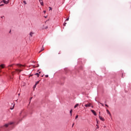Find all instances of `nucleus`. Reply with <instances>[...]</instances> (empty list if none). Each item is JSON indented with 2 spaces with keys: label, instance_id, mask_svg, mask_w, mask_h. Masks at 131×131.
<instances>
[{
  "label": "nucleus",
  "instance_id": "obj_24",
  "mask_svg": "<svg viewBox=\"0 0 131 131\" xmlns=\"http://www.w3.org/2000/svg\"><path fill=\"white\" fill-rule=\"evenodd\" d=\"M100 105H102V106H104V104L102 103H100Z\"/></svg>",
  "mask_w": 131,
  "mask_h": 131
},
{
  "label": "nucleus",
  "instance_id": "obj_19",
  "mask_svg": "<svg viewBox=\"0 0 131 131\" xmlns=\"http://www.w3.org/2000/svg\"><path fill=\"white\" fill-rule=\"evenodd\" d=\"M66 24H67V23H64L63 24V26H66Z\"/></svg>",
  "mask_w": 131,
  "mask_h": 131
},
{
  "label": "nucleus",
  "instance_id": "obj_10",
  "mask_svg": "<svg viewBox=\"0 0 131 131\" xmlns=\"http://www.w3.org/2000/svg\"><path fill=\"white\" fill-rule=\"evenodd\" d=\"M17 66L18 67H22L24 66L22 65V64H17Z\"/></svg>",
  "mask_w": 131,
  "mask_h": 131
},
{
  "label": "nucleus",
  "instance_id": "obj_15",
  "mask_svg": "<svg viewBox=\"0 0 131 131\" xmlns=\"http://www.w3.org/2000/svg\"><path fill=\"white\" fill-rule=\"evenodd\" d=\"M1 68H5V66H4V64H1Z\"/></svg>",
  "mask_w": 131,
  "mask_h": 131
},
{
  "label": "nucleus",
  "instance_id": "obj_16",
  "mask_svg": "<svg viewBox=\"0 0 131 131\" xmlns=\"http://www.w3.org/2000/svg\"><path fill=\"white\" fill-rule=\"evenodd\" d=\"M35 75H37V76L38 77V76H39V73H37L35 74Z\"/></svg>",
  "mask_w": 131,
  "mask_h": 131
},
{
  "label": "nucleus",
  "instance_id": "obj_17",
  "mask_svg": "<svg viewBox=\"0 0 131 131\" xmlns=\"http://www.w3.org/2000/svg\"><path fill=\"white\" fill-rule=\"evenodd\" d=\"M77 118H78V115H76L75 117V119H77Z\"/></svg>",
  "mask_w": 131,
  "mask_h": 131
},
{
  "label": "nucleus",
  "instance_id": "obj_4",
  "mask_svg": "<svg viewBox=\"0 0 131 131\" xmlns=\"http://www.w3.org/2000/svg\"><path fill=\"white\" fill-rule=\"evenodd\" d=\"M91 106H92V103L85 104V107H91Z\"/></svg>",
  "mask_w": 131,
  "mask_h": 131
},
{
  "label": "nucleus",
  "instance_id": "obj_32",
  "mask_svg": "<svg viewBox=\"0 0 131 131\" xmlns=\"http://www.w3.org/2000/svg\"><path fill=\"white\" fill-rule=\"evenodd\" d=\"M0 4H2V1H0Z\"/></svg>",
  "mask_w": 131,
  "mask_h": 131
},
{
  "label": "nucleus",
  "instance_id": "obj_9",
  "mask_svg": "<svg viewBox=\"0 0 131 131\" xmlns=\"http://www.w3.org/2000/svg\"><path fill=\"white\" fill-rule=\"evenodd\" d=\"M12 105H13V107L10 108L11 110H13V109H14V106H15V104L12 103Z\"/></svg>",
  "mask_w": 131,
  "mask_h": 131
},
{
  "label": "nucleus",
  "instance_id": "obj_23",
  "mask_svg": "<svg viewBox=\"0 0 131 131\" xmlns=\"http://www.w3.org/2000/svg\"><path fill=\"white\" fill-rule=\"evenodd\" d=\"M4 6V4H1V5H0V7H3V6Z\"/></svg>",
  "mask_w": 131,
  "mask_h": 131
},
{
  "label": "nucleus",
  "instance_id": "obj_8",
  "mask_svg": "<svg viewBox=\"0 0 131 131\" xmlns=\"http://www.w3.org/2000/svg\"><path fill=\"white\" fill-rule=\"evenodd\" d=\"M16 71L17 72H21L22 71V70H19V69H17L16 70Z\"/></svg>",
  "mask_w": 131,
  "mask_h": 131
},
{
  "label": "nucleus",
  "instance_id": "obj_20",
  "mask_svg": "<svg viewBox=\"0 0 131 131\" xmlns=\"http://www.w3.org/2000/svg\"><path fill=\"white\" fill-rule=\"evenodd\" d=\"M23 3H24V4H25V5H26V1H24V2H23Z\"/></svg>",
  "mask_w": 131,
  "mask_h": 131
},
{
  "label": "nucleus",
  "instance_id": "obj_27",
  "mask_svg": "<svg viewBox=\"0 0 131 131\" xmlns=\"http://www.w3.org/2000/svg\"><path fill=\"white\" fill-rule=\"evenodd\" d=\"M105 106H106V107H109V106H108L107 104H105Z\"/></svg>",
  "mask_w": 131,
  "mask_h": 131
},
{
  "label": "nucleus",
  "instance_id": "obj_28",
  "mask_svg": "<svg viewBox=\"0 0 131 131\" xmlns=\"http://www.w3.org/2000/svg\"><path fill=\"white\" fill-rule=\"evenodd\" d=\"M74 126V123L73 124V125H72V127H73Z\"/></svg>",
  "mask_w": 131,
  "mask_h": 131
},
{
  "label": "nucleus",
  "instance_id": "obj_26",
  "mask_svg": "<svg viewBox=\"0 0 131 131\" xmlns=\"http://www.w3.org/2000/svg\"><path fill=\"white\" fill-rule=\"evenodd\" d=\"M34 88H36V84H35V85H34Z\"/></svg>",
  "mask_w": 131,
  "mask_h": 131
},
{
  "label": "nucleus",
  "instance_id": "obj_1",
  "mask_svg": "<svg viewBox=\"0 0 131 131\" xmlns=\"http://www.w3.org/2000/svg\"><path fill=\"white\" fill-rule=\"evenodd\" d=\"M4 127H14V122H10L7 124H5L4 125Z\"/></svg>",
  "mask_w": 131,
  "mask_h": 131
},
{
  "label": "nucleus",
  "instance_id": "obj_14",
  "mask_svg": "<svg viewBox=\"0 0 131 131\" xmlns=\"http://www.w3.org/2000/svg\"><path fill=\"white\" fill-rule=\"evenodd\" d=\"M34 34V33H33V32H31L30 33V36H32V35H33Z\"/></svg>",
  "mask_w": 131,
  "mask_h": 131
},
{
  "label": "nucleus",
  "instance_id": "obj_11",
  "mask_svg": "<svg viewBox=\"0 0 131 131\" xmlns=\"http://www.w3.org/2000/svg\"><path fill=\"white\" fill-rule=\"evenodd\" d=\"M79 104L77 103L76 104H75V105L74 106V108H76L77 107H78Z\"/></svg>",
  "mask_w": 131,
  "mask_h": 131
},
{
  "label": "nucleus",
  "instance_id": "obj_30",
  "mask_svg": "<svg viewBox=\"0 0 131 131\" xmlns=\"http://www.w3.org/2000/svg\"><path fill=\"white\" fill-rule=\"evenodd\" d=\"M45 29H48V27H47Z\"/></svg>",
  "mask_w": 131,
  "mask_h": 131
},
{
  "label": "nucleus",
  "instance_id": "obj_33",
  "mask_svg": "<svg viewBox=\"0 0 131 131\" xmlns=\"http://www.w3.org/2000/svg\"><path fill=\"white\" fill-rule=\"evenodd\" d=\"M32 99V97L31 98L30 100H31Z\"/></svg>",
  "mask_w": 131,
  "mask_h": 131
},
{
  "label": "nucleus",
  "instance_id": "obj_5",
  "mask_svg": "<svg viewBox=\"0 0 131 131\" xmlns=\"http://www.w3.org/2000/svg\"><path fill=\"white\" fill-rule=\"evenodd\" d=\"M39 2L41 5V6H43V2H42V0H39Z\"/></svg>",
  "mask_w": 131,
  "mask_h": 131
},
{
  "label": "nucleus",
  "instance_id": "obj_29",
  "mask_svg": "<svg viewBox=\"0 0 131 131\" xmlns=\"http://www.w3.org/2000/svg\"><path fill=\"white\" fill-rule=\"evenodd\" d=\"M43 12H44V13H46V10L43 11Z\"/></svg>",
  "mask_w": 131,
  "mask_h": 131
},
{
  "label": "nucleus",
  "instance_id": "obj_13",
  "mask_svg": "<svg viewBox=\"0 0 131 131\" xmlns=\"http://www.w3.org/2000/svg\"><path fill=\"white\" fill-rule=\"evenodd\" d=\"M72 111H73L72 110H71L70 111L71 116H72Z\"/></svg>",
  "mask_w": 131,
  "mask_h": 131
},
{
  "label": "nucleus",
  "instance_id": "obj_35",
  "mask_svg": "<svg viewBox=\"0 0 131 131\" xmlns=\"http://www.w3.org/2000/svg\"><path fill=\"white\" fill-rule=\"evenodd\" d=\"M39 73H40V72H39Z\"/></svg>",
  "mask_w": 131,
  "mask_h": 131
},
{
  "label": "nucleus",
  "instance_id": "obj_3",
  "mask_svg": "<svg viewBox=\"0 0 131 131\" xmlns=\"http://www.w3.org/2000/svg\"><path fill=\"white\" fill-rule=\"evenodd\" d=\"M91 111L94 114V115L97 116V113L94 111V110H91Z\"/></svg>",
  "mask_w": 131,
  "mask_h": 131
},
{
  "label": "nucleus",
  "instance_id": "obj_25",
  "mask_svg": "<svg viewBox=\"0 0 131 131\" xmlns=\"http://www.w3.org/2000/svg\"><path fill=\"white\" fill-rule=\"evenodd\" d=\"M49 9H50V10H52V7H49Z\"/></svg>",
  "mask_w": 131,
  "mask_h": 131
},
{
  "label": "nucleus",
  "instance_id": "obj_7",
  "mask_svg": "<svg viewBox=\"0 0 131 131\" xmlns=\"http://www.w3.org/2000/svg\"><path fill=\"white\" fill-rule=\"evenodd\" d=\"M45 50V48L43 47V46H42L41 50L39 52V53H40V52H42V51H43Z\"/></svg>",
  "mask_w": 131,
  "mask_h": 131
},
{
  "label": "nucleus",
  "instance_id": "obj_31",
  "mask_svg": "<svg viewBox=\"0 0 131 131\" xmlns=\"http://www.w3.org/2000/svg\"><path fill=\"white\" fill-rule=\"evenodd\" d=\"M91 107H92V108H94V106H93V105Z\"/></svg>",
  "mask_w": 131,
  "mask_h": 131
},
{
  "label": "nucleus",
  "instance_id": "obj_12",
  "mask_svg": "<svg viewBox=\"0 0 131 131\" xmlns=\"http://www.w3.org/2000/svg\"><path fill=\"white\" fill-rule=\"evenodd\" d=\"M106 112H107V114H109L110 115H111V114L110 113V112H109V110H106Z\"/></svg>",
  "mask_w": 131,
  "mask_h": 131
},
{
  "label": "nucleus",
  "instance_id": "obj_2",
  "mask_svg": "<svg viewBox=\"0 0 131 131\" xmlns=\"http://www.w3.org/2000/svg\"><path fill=\"white\" fill-rule=\"evenodd\" d=\"M1 3H4V4H5V5H8V4H9V0H3L1 1Z\"/></svg>",
  "mask_w": 131,
  "mask_h": 131
},
{
  "label": "nucleus",
  "instance_id": "obj_6",
  "mask_svg": "<svg viewBox=\"0 0 131 131\" xmlns=\"http://www.w3.org/2000/svg\"><path fill=\"white\" fill-rule=\"evenodd\" d=\"M99 119H100V120L104 121V118H103V117H102L101 116H99Z\"/></svg>",
  "mask_w": 131,
  "mask_h": 131
},
{
  "label": "nucleus",
  "instance_id": "obj_21",
  "mask_svg": "<svg viewBox=\"0 0 131 131\" xmlns=\"http://www.w3.org/2000/svg\"><path fill=\"white\" fill-rule=\"evenodd\" d=\"M45 77H46V78L49 77V75H45Z\"/></svg>",
  "mask_w": 131,
  "mask_h": 131
},
{
  "label": "nucleus",
  "instance_id": "obj_22",
  "mask_svg": "<svg viewBox=\"0 0 131 131\" xmlns=\"http://www.w3.org/2000/svg\"><path fill=\"white\" fill-rule=\"evenodd\" d=\"M38 82H39V81H37V82H36L35 84L37 85V84H38Z\"/></svg>",
  "mask_w": 131,
  "mask_h": 131
},
{
  "label": "nucleus",
  "instance_id": "obj_18",
  "mask_svg": "<svg viewBox=\"0 0 131 131\" xmlns=\"http://www.w3.org/2000/svg\"><path fill=\"white\" fill-rule=\"evenodd\" d=\"M69 17H68V18H67L66 19V21H69Z\"/></svg>",
  "mask_w": 131,
  "mask_h": 131
},
{
  "label": "nucleus",
  "instance_id": "obj_34",
  "mask_svg": "<svg viewBox=\"0 0 131 131\" xmlns=\"http://www.w3.org/2000/svg\"><path fill=\"white\" fill-rule=\"evenodd\" d=\"M1 18H3V16H2Z\"/></svg>",
  "mask_w": 131,
  "mask_h": 131
}]
</instances>
